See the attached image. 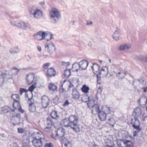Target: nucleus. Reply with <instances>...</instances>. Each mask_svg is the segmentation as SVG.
<instances>
[{
	"instance_id": "f257e3e1",
	"label": "nucleus",
	"mask_w": 147,
	"mask_h": 147,
	"mask_svg": "<svg viewBox=\"0 0 147 147\" xmlns=\"http://www.w3.org/2000/svg\"><path fill=\"white\" fill-rule=\"evenodd\" d=\"M78 119V117L74 115L69 116V118H65V127L70 126L76 132H79L80 128L77 124Z\"/></svg>"
},
{
	"instance_id": "f03ea898",
	"label": "nucleus",
	"mask_w": 147,
	"mask_h": 147,
	"mask_svg": "<svg viewBox=\"0 0 147 147\" xmlns=\"http://www.w3.org/2000/svg\"><path fill=\"white\" fill-rule=\"evenodd\" d=\"M50 19L51 21L53 23L57 22L61 18V15L59 12L55 8H53L50 11Z\"/></svg>"
},
{
	"instance_id": "7ed1b4c3",
	"label": "nucleus",
	"mask_w": 147,
	"mask_h": 147,
	"mask_svg": "<svg viewBox=\"0 0 147 147\" xmlns=\"http://www.w3.org/2000/svg\"><path fill=\"white\" fill-rule=\"evenodd\" d=\"M145 114V110L143 109V108H140L138 107L134 109L133 115L134 117L140 119L142 118L144 121V119L146 117V116H144Z\"/></svg>"
},
{
	"instance_id": "20e7f679",
	"label": "nucleus",
	"mask_w": 147,
	"mask_h": 147,
	"mask_svg": "<svg viewBox=\"0 0 147 147\" xmlns=\"http://www.w3.org/2000/svg\"><path fill=\"white\" fill-rule=\"evenodd\" d=\"M117 143L119 147H133V143L129 140L119 139L117 140Z\"/></svg>"
},
{
	"instance_id": "39448f33",
	"label": "nucleus",
	"mask_w": 147,
	"mask_h": 147,
	"mask_svg": "<svg viewBox=\"0 0 147 147\" xmlns=\"http://www.w3.org/2000/svg\"><path fill=\"white\" fill-rule=\"evenodd\" d=\"M56 135L59 137L61 144L62 147H63V144H64V129L62 127H59L57 129L56 132Z\"/></svg>"
},
{
	"instance_id": "423d86ee",
	"label": "nucleus",
	"mask_w": 147,
	"mask_h": 147,
	"mask_svg": "<svg viewBox=\"0 0 147 147\" xmlns=\"http://www.w3.org/2000/svg\"><path fill=\"white\" fill-rule=\"evenodd\" d=\"M138 119V118L134 117L131 119V122L132 127L140 132L142 129L140 127V122Z\"/></svg>"
},
{
	"instance_id": "0eeeda50",
	"label": "nucleus",
	"mask_w": 147,
	"mask_h": 147,
	"mask_svg": "<svg viewBox=\"0 0 147 147\" xmlns=\"http://www.w3.org/2000/svg\"><path fill=\"white\" fill-rule=\"evenodd\" d=\"M48 34V33H46L45 32L41 30L36 33L33 36L38 40L40 41L44 39Z\"/></svg>"
},
{
	"instance_id": "6e6552de",
	"label": "nucleus",
	"mask_w": 147,
	"mask_h": 147,
	"mask_svg": "<svg viewBox=\"0 0 147 147\" xmlns=\"http://www.w3.org/2000/svg\"><path fill=\"white\" fill-rule=\"evenodd\" d=\"M34 139L32 140V142L33 145L35 147H41L43 146V143L42 139L44 140V138L41 137L37 138L36 137H33Z\"/></svg>"
},
{
	"instance_id": "1a4fd4ad",
	"label": "nucleus",
	"mask_w": 147,
	"mask_h": 147,
	"mask_svg": "<svg viewBox=\"0 0 147 147\" xmlns=\"http://www.w3.org/2000/svg\"><path fill=\"white\" fill-rule=\"evenodd\" d=\"M42 101L41 102L42 106L44 108H47L49 104L50 99L48 97L46 96H42L41 98Z\"/></svg>"
},
{
	"instance_id": "9d476101",
	"label": "nucleus",
	"mask_w": 147,
	"mask_h": 147,
	"mask_svg": "<svg viewBox=\"0 0 147 147\" xmlns=\"http://www.w3.org/2000/svg\"><path fill=\"white\" fill-rule=\"evenodd\" d=\"M51 44L49 45L48 44H46L45 45V50L47 49V52L50 54H51L55 50V47L54 44L51 42Z\"/></svg>"
},
{
	"instance_id": "9b49d317",
	"label": "nucleus",
	"mask_w": 147,
	"mask_h": 147,
	"mask_svg": "<svg viewBox=\"0 0 147 147\" xmlns=\"http://www.w3.org/2000/svg\"><path fill=\"white\" fill-rule=\"evenodd\" d=\"M56 74V71L55 69L52 67H51L48 69L46 76L48 79L51 78L55 76Z\"/></svg>"
},
{
	"instance_id": "f8f14e48",
	"label": "nucleus",
	"mask_w": 147,
	"mask_h": 147,
	"mask_svg": "<svg viewBox=\"0 0 147 147\" xmlns=\"http://www.w3.org/2000/svg\"><path fill=\"white\" fill-rule=\"evenodd\" d=\"M89 63L87 60L84 59L79 62L80 69L82 70H86L88 65Z\"/></svg>"
},
{
	"instance_id": "ddd939ff",
	"label": "nucleus",
	"mask_w": 147,
	"mask_h": 147,
	"mask_svg": "<svg viewBox=\"0 0 147 147\" xmlns=\"http://www.w3.org/2000/svg\"><path fill=\"white\" fill-rule=\"evenodd\" d=\"M138 102L141 106H145L147 104V99L144 96H140Z\"/></svg>"
},
{
	"instance_id": "4468645a",
	"label": "nucleus",
	"mask_w": 147,
	"mask_h": 147,
	"mask_svg": "<svg viewBox=\"0 0 147 147\" xmlns=\"http://www.w3.org/2000/svg\"><path fill=\"white\" fill-rule=\"evenodd\" d=\"M43 12L40 9H36L33 12V15L34 17L37 19L41 18L42 16Z\"/></svg>"
},
{
	"instance_id": "2eb2a0df",
	"label": "nucleus",
	"mask_w": 147,
	"mask_h": 147,
	"mask_svg": "<svg viewBox=\"0 0 147 147\" xmlns=\"http://www.w3.org/2000/svg\"><path fill=\"white\" fill-rule=\"evenodd\" d=\"M72 95L73 98L78 99L79 98L80 94L78 90L77 89L74 88L72 90Z\"/></svg>"
},
{
	"instance_id": "dca6fc26",
	"label": "nucleus",
	"mask_w": 147,
	"mask_h": 147,
	"mask_svg": "<svg viewBox=\"0 0 147 147\" xmlns=\"http://www.w3.org/2000/svg\"><path fill=\"white\" fill-rule=\"evenodd\" d=\"M91 68L93 73L95 74L100 71V67L98 64L96 63H93Z\"/></svg>"
},
{
	"instance_id": "f3484780",
	"label": "nucleus",
	"mask_w": 147,
	"mask_h": 147,
	"mask_svg": "<svg viewBox=\"0 0 147 147\" xmlns=\"http://www.w3.org/2000/svg\"><path fill=\"white\" fill-rule=\"evenodd\" d=\"M108 68L106 66H103L101 68V70L100 71V73H101L102 77H105L108 73Z\"/></svg>"
},
{
	"instance_id": "a211bd4d",
	"label": "nucleus",
	"mask_w": 147,
	"mask_h": 147,
	"mask_svg": "<svg viewBox=\"0 0 147 147\" xmlns=\"http://www.w3.org/2000/svg\"><path fill=\"white\" fill-rule=\"evenodd\" d=\"M14 25L23 29H26L28 27L26 24L23 22H17Z\"/></svg>"
},
{
	"instance_id": "6ab92c4d",
	"label": "nucleus",
	"mask_w": 147,
	"mask_h": 147,
	"mask_svg": "<svg viewBox=\"0 0 147 147\" xmlns=\"http://www.w3.org/2000/svg\"><path fill=\"white\" fill-rule=\"evenodd\" d=\"M98 115L99 119L102 121L105 120L106 118H107L108 117L107 116H108V115L106 114L103 111L98 112Z\"/></svg>"
},
{
	"instance_id": "aec40b11",
	"label": "nucleus",
	"mask_w": 147,
	"mask_h": 147,
	"mask_svg": "<svg viewBox=\"0 0 147 147\" xmlns=\"http://www.w3.org/2000/svg\"><path fill=\"white\" fill-rule=\"evenodd\" d=\"M30 139L27 137L24 139L22 141V147H31L29 145Z\"/></svg>"
},
{
	"instance_id": "412c9836",
	"label": "nucleus",
	"mask_w": 147,
	"mask_h": 147,
	"mask_svg": "<svg viewBox=\"0 0 147 147\" xmlns=\"http://www.w3.org/2000/svg\"><path fill=\"white\" fill-rule=\"evenodd\" d=\"M13 119L17 125H19L20 123L21 115L20 113H18L16 115L14 116Z\"/></svg>"
},
{
	"instance_id": "4be33fe9",
	"label": "nucleus",
	"mask_w": 147,
	"mask_h": 147,
	"mask_svg": "<svg viewBox=\"0 0 147 147\" xmlns=\"http://www.w3.org/2000/svg\"><path fill=\"white\" fill-rule=\"evenodd\" d=\"M72 69L74 71H78L79 70H81L80 65H79V63H75L73 64Z\"/></svg>"
},
{
	"instance_id": "5701e85b",
	"label": "nucleus",
	"mask_w": 147,
	"mask_h": 147,
	"mask_svg": "<svg viewBox=\"0 0 147 147\" xmlns=\"http://www.w3.org/2000/svg\"><path fill=\"white\" fill-rule=\"evenodd\" d=\"M48 87L50 90L53 92H54L57 88V86L55 84L52 82H50L49 84Z\"/></svg>"
},
{
	"instance_id": "b1692460",
	"label": "nucleus",
	"mask_w": 147,
	"mask_h": 147,
	"mask_svg": "<svg viewBox=\"0 0 147 147\" xmlns=\"http://www.w3.org/2000/svg\"><path fill=\"white\" fill-rule=\"evenodd\" d=\"M118 28H116V30L115 31L113 35V38L116 40H118L119 39L120 37V34L117 30Z\"/></svg>"
},
{
	"instance_id": "393cba45",
	"label": "nucleus",
	"mask_w": 147,
	"mask_h": 147,
	"mask_svg": "<svg viewBox=\"0 0 147 147\" xmlns=\"http://www.w3.org/2000/svg\"><path fill=\"white\" fill-rule=\"evenodd\" d=\"M126 75V73L124 71H122L117 73L116 74V76L119 79H123Z\"/></svg>"
},
{
	"instance_id": "a878e982",
	"label": "nucleus",
	"mask_w": 147,
	"mask_h": 147,
	"mask_svg": "<svg viewBox=\"0 0 147 147\" xmlns=\"http://www.w3.org/2000/svg\"><path fill=\"white\" fill-rule=\"evenodd\" d=\"M29 110L31 112H34L36 111V106L34 102L29 104Z\"/></svg>"
},
{
	"instance_id": "bb28decb",
	"label": "nucleus",
	"mask_w": 147,
	"mask_h": 147,
	"mask_svg": "<svg viewBox=\"0 0 147 147\" xmlns=\"http://www.w3.org/2000/svg\"><path fill=\"white\" fill-rule=\"evenodd\" d=\"M105 147H114L115 146L114 142L110 140H107L105 141Z\"/></svg>"
},
{
	"instance_id": "cd10ccee",
	"label": "nucleus",
	"mask_w": 147,
	"mask_h": 147,
	"mask_svg": "<svg viewBox=\"0 0 147 147\" xmlns=\"http://www.w3.org/2000/svg\"><path fill=\"white\" fill-rule=\"evenodd\" d=\"M20 51V50L18 47H14L10 49L9 52L11 54H14V53H16L19 52Z\"/></svg>"
},
{
	"instance_id": "c85d7f7f",
	"label": "nucleus",
	"mask_w": 147,
	"mask_h": 147,
	"mask_svg": "<svg viewBox=\"0 0 147 147\" xmlns=\"http://www.w3.org/2000/svg\"><path fill=\"white\" fill-rule=\"evenodd\" d=\"M107 118L108 119H107V120H108L107 123L108 124L112 125L113 126L114 125V124L115 122V120L111 116L109 117L108 116Z\"/></svg>"
},
{
	"instance_id": "c756f323",
	"label": "nucleus",
	"mask_w": 147,
	"mask_h": 147,
	"mask_svg": "<svg viewBox=\"0 0 147 147\" xmlns=\"http://www.w3.org/2000/svg\"><path fill=\"white\" fill-rule=\"evenodd\" d=\"M51 117L53 119H57L59 118L57 112L55 110H53L51 113Z\"/></svg>"
},
{
	"instance_id": "7c9ffc66",
	"label": "nucleus",
	"mask_w": 147,
	"mask_h": 147,
	"mask_svg": "<svg viewBox=\"0 0 147 147\" xmlns=\"http://www.w3.org/2000/svg\"><path fill=\"white\" fill-rule=\"evenodd\" d=\"M7 74L5 73H2L0 75V85H2L4 83V77H6L5 75Z\"/></svg>"
},
{
	"instance_id": "2f4dec72",
	"label": "nucleus",
	"mask_w": 147,
	"mask_h": 147,
	"mask_svg": "<svg viewBox=\"0 0 147 147\" xmlns=\"http://www.w3.org/2000/svg\"><path fill=\"white\" fill-rule=\"evenodd\" d=\"M81 99L82 100L83 102H86L90 100L89 97L86 94H84L82 95Z\"/></svg>"
},
{
	"instance_id": "473e14b6",
	"label": "nucleus",
	"mask_w": 147,
	"mask_h": 147,
	"mask_svg": "<svg viewBox=\"0 0 147 147\" xmlns=\"http://www.w3.org/2000/svg\"><path fill=\"white\" fill-rule=\"evenodd\" d=\"M131 47L128 46L127 44H124L123 45H121L119 48L118 49L120 51H123L126 49H129Z\"/></svg>"
},
{
	"instance_id": "72a5a7b5",
	"label": "nucleus",
	"mask_w": 147,
	"mask_h": 147,
	"mask_svg": "<svg viewBox=\"0 0 147 147\" xmlns=\"http://www.w3.org/2000/svg\"><path fill=\"white\" fill-rule=\"evenodd\" d=\"M71 74V69L70 68L65 70V78H68L69 77Z\"/></svg>"
},
{
	"instance_id": "f704fd0d",
	"label": "nucleus",
	"mask_w": 147,
	"mask_h": 147,
	"mask_svg": "<svg viewBox=\"0 0 147 147\" xmlns=\"http://www.w3.org/2000/svg\"><path fill=\"white\" fill-rule=\"evenodd\" d=\"M10 109V107L8 106H5L2 108V112L5 113H8L9 112V109Z\"/></svg>"
},
{
	"instance_id": "c9c22d12",
	"label": "nucleus",
	"mask_w": 147,
	"mask_h": 147,
	"mask_svg": "<svg viewBox=\"0 0 147 147\" xmlns=\"http://www.w3.org/2000/svg\"><path fill=\"white\" fill-rule=\"evenodd\" d=\"M81 89L83 92L87 93L88 92L89 88L88 86L85 85L83 86Z\"/></svg>"
},
{
	"instance_id": "e433bc0d",
	"label": "nucleus",
	"mask_w": 147,
	"mask_h": 147,
	"mask_svg": "<svg viewBox=\"0 0 147 147\" xmlns=\"http://www.w3.org/2000/svg\"><path fill=\"white\" fill-rule=\"evenodd\" d=\"M103 109L104 111V112L107 115H108L111 112L110 108L107 106H106L105 107H103Z\"/></svg>"
},
{
	"instance_id": "4c0bfd02",
	"label": "nucleus",
	"mask_w": 147,
	"mask_h": 147,
	"mask_svg": "<svg viewBox=\"0 0 147 147\" xmlns=\"http://www.w3.org/2000/svg\"><path fill=\"white\" fill-rule=\"evenodd\" d=\"M47 124L48 125L52 126L53 122L52 120L49 117H48L47 118Z\"/></svg>"
},
{
	"instance_id": "58836bf2",
	"label": "nucleus",
	"mask_w": 147,
	"mask_h": 147,
	"mask_svg": "<svg viewBox=\"0 0 147 147\" xmlns=\"http://www.w3.org/2000/svg\"><path fill=\"white\" fill-rule=\"evenodd\" d=\"M95 104H94V100H90L87 103L88 106L90 108H92L94 105Z\"/></svg>"
},
{
	"instance_id": "ea45409f",
	"label": "nucleus",
	"mask_w": 147,
	"mask_h": 147,
	"mask_svg": "<svg viewBox=\"0 0 147 147\" xmlns=\"http://www.w3.org/2000/svg\"><path fill=\"white\" fill-rule=\"evenodd\" d=\"M64 80H61L60 82L61 83V84L60 86V88L59 89V91L60 93H63L64 91V89L63 88V84L64 83Z\"/></svg>"
},
{
	"instance_id": "a19ab883",
	"label": "nucleus",
	"mask_w": 147,
	"mask_h": 147,
	"mask_svg": "<svg viewBox=\"0 0 147 147\" xmlns=\"http://www.w3.org/2000/svg\"><path fill=\"white\" fill-rule=\"evenodd\" d=\"M138 59L140 61L147 62V56L143 57L141 56H139L138 57Z\"/></svg>"
},
{
	"instance_id": "79ce46f5",
	"label": "nucleus",
	"mask_w": 147,
	"mask_h": 147,
	"mask_svg": "<svg viewBox=\"0 0 147 147\" xmlns=\"http://www.w3.org/2000/svg\"><path fill=\"white\" fill-rule=\"evenodd\" d=\"M92 108L93 110L95 111L97 113H98V112L100 111L99 106L97 104L94 105Z\"/></svg>"
},
{
	"instance_id": "37998d69",
	"label": "nucleus",
	"mask_w": 147,
	"mask_h": 147,
	"mask_svg": "<svg viewBox=\"0 0 147 147\" xmlns=\"http://www.w3.org/2000/svg\"><path fill=\"white\" fill-rule=\"evenodd\" d=\"M28 91V90L25 88H20L19 90L20 94V95H22L23 92H25L26 93Z\"/></svg>"
},
{
	"instance_id": "c03bdc74",
	"label": "nucleus",
	"mask_w": 147,
	"mask_h": 147,
	"mask_svg": "<svg viewBox=\"0 0 147 147\" xmlns=\"http://www.w3.org/2000/svg\"><path fill=\"white\" fill-rule=\"evenodd\" d=\"M36 88V86H34V84H32L31 86L29 87L28 89V90L31 92L32 93V92Z\"/></svg>"
},
{
	"instance_id": "a18cd8bd",
	"label": "nucleus",
	"mask_w": 147,
	"mask_h": 147,
	"mask_svg": "<svg viewBox=\"0 0 147 147\" xmlns=\"http://www.w3.org/2000/svg\"><path fill=\"white\" fill-rule=\"evenodd\" d=\"M121 136L123 139L122 140H124L127 138L129 136L127 133L126 132H124V133L122 134H121Z\"/></svg>"
},
{
	"instance_id": "49530a36",
	"label": "nucleus",
	"mask_w": 147,
	"mask_h": 147,
	"mask_svg": "<svg viewBox=\"0 0 147 147\" xmlns=\"http://www.w3.org/2000/svg\"><path fill=\"white\" fill-rule=\"evenodd\" d=\"M53 144L51 142L49 143H45L43 147H53Z\"/></svg>"
},
{
	"instance_id": "de8ad7c7",
	"label": "nucleus",
	"mask_w": 147,
	"mask_h": 147,
	"mask_svg": "<svg viewBox=\"0 0 147 147\" xmlns=\"http://www.w3.org/2000/svg\"><path fill=\"white\" fill-rule=\"evenodd\" d=\"M32 81H30L29 80H28L27 78V80H26L27 82V83L29 85H30L31 84H32V83H33V82L34 81V75L33 76V77H32Z\"/></svg>"
},
{
	"instance_id": "09e8293b",
	"label": "nucleus",
	"mask_w": 147,
	"mask_h": 147,
	"mask_svg": "<svg viewBox=\"0 0 147 147\" xmlns=\"http://www.w3.org/2000/svg\"><path fill=\"white\" fill-rule=\"evenodd\" d=\"M59 98L57 96H56L53 99V102L54 103H57L58 102Z\"/></svg>"
},
{
	"instance_id": "8fccbe9b",
	"label": "nucleus",
	"mask_w": 147,
	"mask_h": 147,
	"mask_svg": "<svg viewBox=\"0 0 147 147\" xmlns=\"http://www.w3.org/2000/svg\"><path fill=\"white\" fill-rule=\"evenodd\" d=\"M50 64L49 63H44L43 64V67L45 69H47L49 65H50Z\"/></svg>"
},
{
	"instance_id": "3c124183",
	"label": "nucleus",
	"mask_w": 147,
	"mask_h": 147,
	"mask_svg": "<svg viewBox=\"0 0 147 147\" xmlns=\"http://www.w3.org/2000/svg\"><path fill=\"white\" fill-rule=\"evenodd\" d=\"M18 133L21 134L23 133L24 131V129L22 127L18 128Z\"/></svg>"
},
{
	"instance_id": "603ef678",
	"label": "nucleus",
	"mask_w": 147,
	"mask_h": 147,
	"mask_svg": "<svg viewBox=\"0 0 147 147\" xmlns=\"http://www.w3.org/2000/svg\"><path fill=\"white\" fill-rule=\"evenodd\" d=\"M12 106L14 109H12L10 108V109H9L10 110L11 112H12V113H13L15 112V109H17V108L14 105V104H13Z\"/></svg>"
},
{
	"instance_id": "864d4df0",
	"label": "nucleus",
	"mask_w": 147,
	"mask_h": 147,
	"mask_svg": "<svg viewBox=\"0 0 147 147\" xmlns=\"http://www.w3.org/2000/svg\"><path fill=\"white\" fill-rule=\"evenodd\" d=\"M70 65V64L69 62H65V67L67 69H68Z\"/></svg>"
},
{
	"instance_id": "5fc2aeb1",
	"label": "nucleus",
	"mask_w": 147,
	"mask_h": 147,
	"mask_svg": "<svg viewBox=\"0 0 147 147\" xmlns=\"http://www.w3.org/2000/svg\"><path fill=\"white\" fill-rule=\"evenodd\" d=\"M13 96H16V98L17 99H19L20 98V97L19 95L18 94H12L11 96V98H13Z\"/></svg>"
},
{
	"instance_id": "6e6d98bb",
	"label": "nucleus",
	"mask_w": 147,
	"mask_h": 147,
	"mask_svg": "<svg viewBox=\"0 0 147 147\" xmlns=\"http://www.w3.org/2000/svg\"><path fill=\"white\" fill-rule=\"evenodd\" d=\"M60 125L62 127V126H64V118L62 119L60 123Z\"/></svg>"
},
{
	"instance_id": "4d7b16f0",
	"label": "nucleus",
	"mask_w": 147,
	"mask_h": 147,
	"mask_svg": "<svg viewBox=\"0 0 147 147\" xmlns=\"http://www.w3.org/2000/svg\"><path fill=\"white\" fill-rule=\"evenodd\" d=\"M18 109L19 111L20 112L22 113H23L25 112V111L22 109L21 107H20L18 108Z\"/></svg>"
},
{
	"instance_id": "13d9d810",
	"label": "nucleus",
	"mask_w": 147,
	"mask_h": 147,
	"mask_svg": "<svg viewBox=\"0 0 147 147\" xmlns=\"http://www.w3.org/2000/svg\"><path fill=\"white\" fill-rule=\"evenodd\" d=\"M139 132H138L137 130V131H133V136L135 137L138 136V133Z\"/></svg>"
},
{
	"instance_id": "bf43d9fd",
	"label": "nucleus",
	"mask_w": 147,
	"mask_h": 147,
	"mask_svg": "<svg viewBox=\"0 0 147 147\" xmlns=\"http://www.w3.org/2000/svg\"><path fill=\"white\" fill-rule=\"evenodd\" d=\"M49 33H48V34H49V35H50V39H47V41H49V40L52 39L53 38V34L52 33H51L50 32H49Z\"/></svg>"
},
{
	"instance_id": "052dcab7",
	"label": "nucleus",
	"mask_w": 147,
	"mask_h": 147,
	"mask_svg": "<svg viewBox=\"0 0 147 147\" xmlns=\"http://www.w3.org/2000/svg\"><path fill=\"white\" fill-rule=\"evenodd\" d=\"M101 78H97V82L98 84H101Z\"/></svg>"
},
{
	"instance_id": "680f3d73",
	"label": "nucleus",
	"mask_w": 147,
	"mask_h": 147,
	"mask_svg": "<svg viewBox=\"0 0 147 147\" xmlns=\"http://www.w3.org/2000/svg\"><path fill=\"white\" fill-rule=\"evenodd\" d=\"M95 74H96V75L97 78H101V73H100V71L96 73Z\"/></svg>"
},
{
	"instance_id": "e2e57ef3",
	"label": "nucleus",
	"mask_w": 147,
	"mask_h": 147,
	"mask_svg": "<svg viewBox=\"0 0 147 147\" xmlns=\"http://www.w3.org/2000/svg\"><path fill=\"white\" fill-rule=\"evenodd\" d=\"M52 127V126H50V125H49V126H47V127H46L45 128V130L47 131V129H48V130H50V129H51V127Z\"/></svg>"
},
{
	"instance_id": "0e129e2a",
	"label": "nucleus",
	"mask_w": 147,
	"mask_h": 147,
	"mask_svg": "<svg viewBox=\"0 0 147 147\" xmlns=\"http://www.w3.org/2000/svg\"><path fill=\"white\" fill-rule=\"evenodd\" d=\"M13 100V104H15V103H18V102H20L19 100H17L15 98H12Z\"/></svg>"
},
{
	"instance_id": "69168bd1",
	"label": "nucleus",
	"mask_w": 147,
	"mask_h": 147,
	"mask_svg": "<svg viewBox=\"0 0 147 147\" xmlns=\"http://www.w3.org/2000/svg\"><path fill=\"white\" fill-rule=\"evenodd\" d=\"M13 145L16 147H18L19 146L18 143L15 142H13Z\"/></svg>"
},
{
	"instance_id": "338daca9",
	"label": "nucleus",
	"mask_w": 147,
	"mask_h": 147,
	"mask_svg": "<svg viewBox=\"0 0 147 147\" xmlns=\"http://www.w3.org/2000/svg\"><path fill=\"white\" fill-rule=\"evenodd\" d=\"M17 103V105L16 107H17V109H18V108H19L20 107H21V106L20 105V102H18V103Z\"/></svg>"
},
{
	"instance_id": "774afa93",
	"label": "nucleus",
	"mask_w": 147,
	"mask_h": 147,
	"mask_svg": "<svg viewBox=\"0 0 147 147\" xmlns=\"http://www.w3.org/2000/svg\"><path fill=\"white\" fill-rule=\"evenodd\" d=\"M69 103L68 100H66L65 102V106H67L69 105Z\"/></svg>"
}]
</instances>
